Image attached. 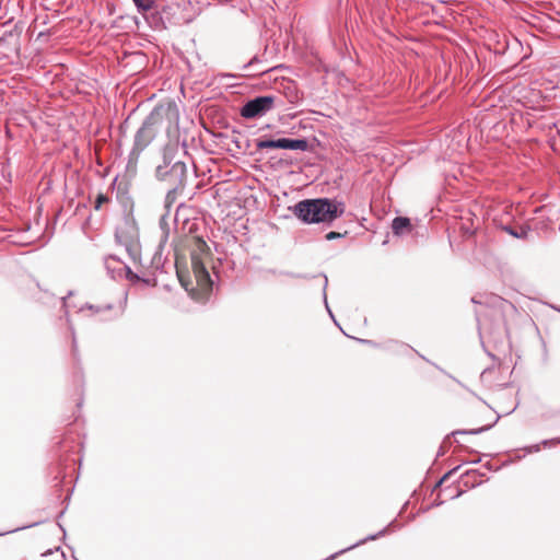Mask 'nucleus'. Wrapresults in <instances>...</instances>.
<instances>
[{
	"label": "nucleus",
	"mask_w": 560,
	"mask_h": 560,
	"mask_svg": "<svg viewBox=\"0 0 560 560\" xmlns=\"http://www.w3.org/2000/svg\"><path fill=\"white\" fill-rule=\"evenodd\" d=\"M209 258V248L207 244L198 240L196 248L191 253V270L195 284L180 270L177 269V276L180 284L197 301H203L212 290V280L210 278L207 264Z\"/></svg>",
	"instance_id": "obj_1"
},
{
	"label": "nucleus",
	"mask_w": 560,
	"mask_h": 560,
	"mask_svg": "<svg viewBox=\"0 0 560 560\" xmlns=\"http://www.w3.org/2000/svg\"><path fill=\"white\" fill-rule=\"evenodd\" d=\"M345 205L327 198L306 199L294 206V214L305 223H329L341 217Z\"/></svg>",
	"instance_id": "obj_2"
},
{
	"label": "nucleus",
	"mask_w": 560,
	"mask_h": 560,
	"mask_svg": "<svg viewBox=\"0 0 560 560\" xmlns=\"http://www.w3.org/2000/svg\"><path fill=\"white\" fill-rule=\"evenodd\" d=\"M275 97L272 96H258L248 101L241 109V115L244 118L253 119L267 114L273 108Z\"/></svg>",
	"instance_id": "obj_3"
},
{
	"label": "nucleus",
	"mask_w": 560,
	"mask_h": 560,
	"mask_svg": "<svg viewBox=\"0 0 560 560\" xmlns=\"http://www.w3.org/2000/svg\"><path fill=\"white\" fill-rule=\"evenodd\" d=\"M116 238L121 245H124L126 252L133 261H137L140 258V249L135 231H132L128 236L125 235L122 231H117Z\"/></svg>",
	"instance_id": "obj_4"
},
{
	"label": "nucleus",
	"mask_w": 560,
	"mask_h": 560,
	"mask_svg": "<svg viewBox=\"0 0 560 560\" xmlns=\"http://www.w3.org/2000/svg\"><path fill=\"white\" fill-rule=\"evenodd\" d=\"M153 137L152 124L150 120H145L136 133L135 143L138 148L143 149L150 143Z\"/></svg>",
	"instance_id": "obj_5"
},
{
	"label": "nucleus",
	"mask_w": 560,
	"mask_h": 560,
	"mask_svg": "<svg viewBox=\"0 0 560 560\" xmlns=\"http://www.w3.org/2000/svg\"><path fill=\"white\" fill-rule=\"evenodd\" d=\"M276 149L305 151L307 141L305 139L281 138L276 140Z\"/></svg>",
	"instance_id": "obj_6"
},
{
	"label": "nucleus",
	"mask_w": 560,
	"mask_h": 560,
	"mask_svg": "<svg viewBox=\"0 0 560 560\" xmlns=\"http://www.w3.org/2000/svg\"><path fill=\"white\" fill-rule=\"evenodd\" d=\"M411 226L410 220L405 217H397L393 220L392 229L394 234L400 235Z\"/></svg>",
	"instance_id": "obj_7"
},
{
	"label": "nucleus",
	"mask_w": 560,
	"mask_h": 560,
	"mask_svg": "<svg viewBox=\"0 0 560 560\" xmlns=\"http://www.w3.org/2000/svg\"><path fill=\"white\" fill-rule=\"evenodd\" d=\"M84 308L94 311L95 313H102L104 311H110L113 308V306H112V304H106V305L86 304L84 307H81L80 311H83Z\"/></svg>",
	"instance_id": "obj_8"
},
{
	"label": "nucleus",
	"mask_w": 560,
	"mask_h": 560,
	"mask_svg": "<svg viewBox=\"0 0 560 560\" xmlns=\"http://www.w3.org/2000/svg\"><path fill=\"white\" fill-rule=\"evenodd\" d=\"M139 11L145 12L152 9V0H132Z\"/></svg>",
	"instance_id": "obj_9"
},
{
	"label": "nucleus",
	"mask_w": 560,
	"mask_h": 560,
	"mask_svg": "<svg viewBox=\"0 0 560 560\" xmlns=\"http://www.w3.org/2000/svg\"><path fill=\"white\" fill-rule=\"evenodd\" d=\"M171 172L176 176L183 177L186 172V166L182 162H176L175 164L172 165Z\"/></svg>",
	"instance_id": "obj_10"
},
{
	"label": "nucleus",
	"mask_w": 560,
	"mask_h": 560,
	"mask_svg": "<svg viewBox=\"0 0 560 560\" xmlns=\"http://www.w3.org/2000/svg\"><path fill=\"white\" fill-rule=\"evenodd\" d=\"M257 149H276V140H258L256 144Z\"/></svg>",
	"instance_id": "obj_11"
},
{
	"label": "nucleus",
	"mask_w": 560,
	"mask_h": 560,
	"mask_svg": "<svg viewBox=\"0 0 560 560\" xmlns=\"http://www.w3.org/2000/svg\"><path fill=\"white\" fill-rule=\"evenodd\" d=\"M504 230L510 233L511 235H513L514 237H517V238H522V237H525L527 235V231L524 230V229H521L520 232H516L514 231L512 228H509V226H504Z\"/></svg>",
	"instance_id": "obj_12"
},
{
	"label": "nucleus",
	"mask_w": 560,
	"mask_h": 560,
	"mask_svg": "<svg viewBox=\"0 0 560 560\" xmlns=\"http://www.w3.org/2000/svg\"><path fill=\"white\" fill-rule=\"evenodd\" d=\"M384 532H385V530H382V532H380L377 535L370 536V537H368V538H365V539L361 540L360 542H358V544H355V545H353V546H351V547L347 548L346 550L352 549V548H354L355 546H359L360 544H362V542H364V541H366V540H373V539H376L378 536H382V535L384 534Z\"/></svg>",
	"instance_id": "obj_13"
},
{
	"label": "nucleus",
	"mask_w": 560,
	"mask_h": 560,
	"mask_svg": "<svg viewBox=\"0 0 560 560\" xmlns=\"http://www.w3.org/2000/svg\"><path fill=\"white\" fill-rule=\"evenodd\" d=\"M166 174L167 172L164 171V168L162 166H159L158 170H156V176L160 178V179H165L166 178Z\"/></svg>",
	"instance_id": "obj_14"
},
{
	"label": "nucleus",
	"mask_w": 560,
	"mask_h": 560,
	"mask_svg": "<svg viewBox=\"0 0 560 560\" xmlns=\"http://www.w3.org/2000/svg\"><path fill=\"white\" fill-rule=\"evenodd\" d=\"M174 196H175V189H172L167 192V196H166V201L167 202H173L174 200Z\"/></svg>",
	"instance_id": "obj_15"
},
{
	"label": "nucleus",
	"mask_w": 560,
	"mask_h": 560,
	"mask_svg": "<svg viewBox=\"0 0 560 560\" xmlns=\"http://www.w3.org/2000/svg\"><path fill=\"white\" fill-rule=\"evenodd\" d=\"M105 201H107V198H106L105 196H103V195H100V196L97 197L96 208L98 209V208L101 207V203H103V202H105Z\"/></svg>",
	"instance_id": "obj_16"
},
{
	"label": "nucleus",
	"mask_w": 560,
	"mask_h": 560,
	"mask_svg": "<svg viewBox=\"0 0 560 560\" xmlns=\"http://www.w3.org/2000/svg\"><path fill=\"white\" fill-rule=\"evenodd\" d=\"M337 237H340V233H337V232H329V233L326 235V238H327V240H334V238H337Z\"/></svg>",
	"instance_id": "obj_17"
},
{
	"label": "nucleus",
	"mask_w": 560,
	"mask_h": 560,
	"mask_svg": "<svg viewBox=\"0 0 560 560\" xmlns=\"http://www.w3.org/2000/svg\"><path fill=\"white\" fill-rule=\"evenodd\" d=\"M122 269L126 270L127 277L131 278V276H132L131 269L126 264L122 265Z\"/></svg>",
	"instance_id": "obj_18"
},
{
	"label": "nucleus",
	"mask_w": 560,
	"mask_h": 560,
	"mask_svg": "<svg viewBox=\"0 0 560 560\" xmlns=\"http://www.w3.org/2000/svg\"><path fill=\"white\" fill-rule=\"evenodd\" d=\"M545 445L553 444V443H560V438L555 440H546L542 442Z\"/></svg>",
	"instance_id": "obj_19"
},
{
	"label": "nucleus",
	"mask_w": 560,
	"mask_h": 560,
	"mask_svg": "<svg viewBox=\"0 0 560 560\" xmlns=\"http://www.w3.org/2000/svg\"><path fill=\"white\" fill-rule=\"evenodd\" d=\"M115 260H116L115 257H108L106 259V265L109 266L110 261H115Z\"/></svg>",
	"instance_id": "obj_20"
},
{
	"label": "nucleus",
	"mask_w": 560,
	"mask_h": 560,
	"mask_svg": "<svg viewBox=\"0 0 560 560\" xmlns=\"http://www.w3.org/2000/svg\"><path fill=\"white\" fill-rule=\"evenodd\" d=\"M324 300H325V303H326V307L328 308V305H327V296L324 295Z\"/></svg>",
	"instance_id": "obj_21"
},
{
	"label": "nucleus",
	"mask_w": 560,
	"mask_h": 560,
	"mask_svg": "<svg viewBox=\"0 0 560 560\" xmlns=\"http://www.w3.org/2000/svg\"><path fill=\"white\" fill-rule=\"evenodd\" d=\"M482 430L483 429L476 430V431H474V433L482 432Z\"/></svg>",
	"instance_id": "obj_22"
}]
</instances>
